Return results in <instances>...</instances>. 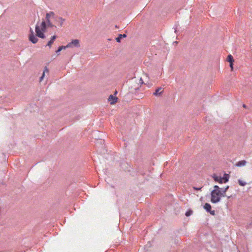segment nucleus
<instances>
[{"label":"nucleus","mask_w":252,"mask_h":252,"mask_svg":"<svg viewBox=\"0 0 252 252\" xmlns=\"http://www.w3.org/2000/svg\"><path fill=\"white\" fill-rule=\"evenodd\" d=\"M220 191H211V201L213 203H217L220 201Z\"/></svg>","instance_id":"f257e3e1"},{"label":"nucleus","mask_w":252,"mask_h":252,"mask_svg":"<svg viewBox=\"0 0 252 252\" xmlns=\"http://www.w3.org/2000/svg\"><path fill=\"white\" fill-rule=\"evenodd\" d=\"M54 20L55 23L58 24L60 27L64 26V22L65 21V19L55 15V16L54 17Z\"/></svg>","instance_id":"f03ea898"},{"label":"nucleus","mask_w":252,"mask_h":252,"mask_svg":"<svg viewBox=\"0 0 252 252\" xmlns=\"http://www.w3.org/2000/svg\"><path fill=\"white\" fill-rule=\"evenodd\" d=\"M35 31L37 36H38V37H40L41 38H42V39H44L45 38V35L44 33V32H43V31H42L40 29V28L37 24H36V25L35 26Z\"/></svg>","instance_id":"7ed1b4c3"},{"label":"nucleus","mask_w":252,"mask_h":252,"mask_svg":"<svg viewBox=\"0 0 252 252\" xmlns=\"http://www.w3.org/2000/svg\"><path fill=\"white\" fill-rule=\"evenodd\" d=\"M29 40L33 44L37 42L38 39L34 34V32L32 28H30V34H29Z\"/></svg>","instance_id":"20e7f679"},{"label":"nucleus","mask_w":252,"mask_h":252,"mask_svg":"<svg viewBox=\"0 0 252 252\" xmlns=\"http://www.w3.org/2000/svg\"><path fill=\"white\" fill-rule=\"evenodd\" d=\"M204 209L208 213H209L212 215H215V211L214 210H212V207L211 205L208 203H206L204 206Z\"/></svg>","instance_id":"39448f33"},{"label":"nucleus","mask_w":252,"mask_h":252,"mask_svg":"<svg viewBox=\"0 0 252 252\" xmlns=\"http://www.w3.org/2000/svg\"><path fill=\"white\" fill-rule=\"evenodd\" d=\"M79 46V40L78 39H73L71 42L68 43V46H69V48L73 47H78Z\"/></svg>","instance_id":"423d86ee"},{"label":"nucleus","mask_w":252,"mask_h":252,"mask_svg":"<svg viewBox=\"0 0 252 252\" xmlns=\"http://www.w3.org/2000/svg\"><path fill=\"white\" fill-rule=\"evenodd\" d=\"M118 100V98L114 95H110L108 98V100L110 102V104L113 105L115 104Z\"/></svg>","instance_id":"0eeeda50"},{"label":"nucleus","mask_w":252,"mask_h":252,"mask_svg":"<svg viewBox=\"0 0 252 252\" xmlns=\"http://www.w3.org/2000/svg\"><path fill=\"white\" fill-rule=\"evenodd\" d=\"M229 188V186H227L225 188H222L220 189V192L221 197L226 196L225 193L227 190Z\"/></svg>","instance_id":"6e6552de"},{"label":"nucleus","mask_w":252,"mask_h":252,"mask_svg":"<svg viewBox=\"0 0 252 252\" xmlns=\"http://www.w3.org/2000/svg\"><path fill=\"white\" fill-rule=\"evenodd\" d=\"M55 16V14L53 11H50L46 14V21L50 20V18L54 19V17Z\"/></svg>","instance_id":"1a4fd4ad"},{"label":"nucleus","mask_w":252,"mask_h":252,"mask_svg":"<svg viewBox=\"0 0 252 252\" xmlns=\"http://www.w3.org/2000/svg\"><path fill=\"white\" fill-rule=\"evenodd\" d=\"M213 178L215 182H218L220 184H222L223 183V178L221 177L214 175Z\"/></svg>","instance_id":"9d476101"},{"label":"nucleus","mask_w":252,"mask_h":252,"mask_svg":"<svg viewBox=\"0 0 252 252\" xmlns=\"http://www.w3.org/2000/svg\"><path fill=\"white\" fill-rule=\"evenodd\" d=\"M56 38H57V36L56 35L52 36L51 37L50 40L48 41L46 46L50 47Z\"/></svg>","instance_id":"9b49d317"},{"label":"nucleus","mask_w":252,"mask_h":252,"mask_svg":"<svg viewBox=\"0 0 252 252\" xmlns=\"http://www.w3.org/2000/svg\"><path fill=\"white\" fill-rule=\"evenodd\" d=\"M47 28V24L45 21L43 20L41 24V30L43 32H45Z\"/></svg>","instance_id":"f8f14e48"},{"label":"nucleus","mask_w":252,"mask_h":252,"mask_svg":"<svg viewBox=\"0 0 252 252\" xmlns=\"http://www.w3.org/2000/svg\"><path fill=\"white\" fill-rule=\"evenodd\" d=\"M247 161L245 160H240L237 162L236 164V166L237 167H241L243 166H245L246 164Z\"/></svg>","instance_id":"ddd939ff"},{"label":"nucleus","mask_w":252,"mask_h":252,"mask_svg":"<svg viewBox=\"0 0 252 252\" xmlns=\"http://www.w3.org/2000/svg\"><path fill=\"white\" fill-rule=\"evenodd\" d=\"M126 34H120L119 36L116 38V40L117 42H121V39L122 38L126 37Z\"/></svg>","instance_id":"4468645a"},{"label":"nucleus","mask_w":252,"mask_h":252,"mask_svg":"<svg viewBox=\"0 0 252 252\" xmlns=\"http://www.w3.org/2000/svg\"><path fill=\"white\" fill-rule=\"evenodd\" d=\"M222 178H223V182L224 183H226L229 181V175L228 174L225 173L223 175V177Z\"/></svg>","instance_id":"2eb2a0df"},{"label":"nucleus","mask_w":252,"mask_h":252,"mask_svg":"<svg viewBox=\"0 0 252 252\" xmlns=\"http://www.w3.org/2000/svg\"><path fill=\"white\" fill-rule=\"evenodd\" d=\"M161 87H159L156 89L155 93H154L153 94L155 96L160 95L162 94V92H159V91L161 90Z\"/></svg>","instance_id":"dca6fc26"},{"label":"nucleus","mask_w":252,"mask_h":252,"mask_svg":"<svg viewBox=\"0 0 252 252\" xmlns=\"http://www.w3.org/2000/svg\"><path fill=\"white\" fill-rule=\"evenodd\" d=\"M47 24V27H50L51 28H53L54 27L56 28V26L53 24V23L51 22L50 20L46 21Z\"/></svg>","instance_id":"f3484780"},{"label":"nucleus","mask_w":252,"mask_h":252,"mask_svg":"<svg viewBox=\"0 0 252 252\" xmlns=\"http://www.w3.org/2000/svg\"><path fill=\"white\" fill-rule=\"evenodd\" d=\"M227 61L229 63H231V64H232V63L234 62V59H233V56L231 55H229L228 56H227Z\"/></svg>","instance_id":"a211bd4d"},{"label":"nucleus","mask_w":252,"mask_h":252,"mask_svg":"<svg viewBox=\"0 0 252 252\" xmlns=\"http://www.w3.org/2000/svg\"><path fill=\"white\" fill-rule=\"evenodd\" d=\"M45 72H49V70H48V69L47 67H45V69H44V70L43 71V73L42 74V75L40 78V81H41L43 79V78L44 77V75H45Z\"/></svg>","instance_id":"6ab92c4d"},{"label":"nucleus","mask_w":252,"mask_h":252,"mask_svg":"<svg viewBox=\"0 0 252 252\" xmlns=\"http://www.w3.org/2000/svg\"><path fill=\"white\" fill-rule=\"evenodd\" d=\"M238 183H239V184L241 186H245L247 184V183L244 182V181H243L242 180H241V179H238Z\"/></svg>","instance_id":"aec40b11"},{"label":"nucleus","mask_w":252,"mask_h":252,"mask_svg":"<svg viewBox=\"0 0 252 252\" xmlns=\"http://www.w3.org/2000/svg\"><path fill=\"white\" fill-rule=\"evenodd\" d=\"M220 189L218 186L215 185L214 187V189L212 191H220Z\"/></svg>","instance_id":"412c9836"},{"label":"nucleus","mask_w":252,"mask_h":252,"mask_svg":"<svg viewBox=\"0 0 252 252\" xmlns=\"http://www.w3.org/2000/svg\"><path fill=\"white\" fill-rule=\"evenodd\" d=\"M192 211L189 210L186 212L185 215L187 217H189L192 214Z\"/></svg>","instance_id":"4be33fe9"},{"label":"nucleus","mask_w":252,"mask_h":252,"mask_svg":"<svg viewBox=\"0 0 252 252\" xmlns=\"http://www.w3.org/2000/svg\"><path fill=\"white\" fill-rule=\"evenodd\" d=\"M62 51V48H60V47L59 46L58 48V49L56 50V53L57 54H60V52Z\"/></svg>","instance_id":"5701e85b"},{"label":"nucleus","mask_w":252,"mask_h":252,"mask_svg":"<svg viewBox=\"0 0 252 252\" xmlns=\"http://www.w3.org/2000/svg\"><path fill=\"white\" fill-rule=\"evenodd\" d=\"M60 47L62 48V50L65 49L67 48H69V46H68V44L66 46H61Z\"/></svg>","instance_id":"b1692460"},{"label":"nucleus","mask_w":252,"mask_h":252,"mask_svg":"<svg viewBox=\"0 0 252 252\" xmlns=\"http://www.w3.org/2000/svg\"><path fill=\"white\" fill-rule=\"evenodd\" d=\"M193 189L195 190H200L201 189H202V187H200V188H197V187H193Z\"/></svg>","instance_id":"393cba45"},{"label":"nucleus","mask_w":252,"mask_h":252,"mask_svg":"<svg viewBox=\"0 0 252 252\" xmlns=\"http://www.w3.org/2000/svg\"><path fill=\"white\" fill-rule=\"evenodd\" d=\"M233 63H232V64H231V63H230V66L231 67L232 69H233Z\"/></svg>","instance_id":"a878e982"},{"label":"nucleus","mask_w":252,"mask_h":252,"mask_svg":"<svg viewBox=\"0 0 252 252\" xmlns=\"http://www.w3.org/2000/svg\"><path fill=\"white\" fill-rule=\"evenodd\" d=\"M174 28L175 29V32H177V27H176L175 28L174 27Z\"/></svg>","instance_id":"bb28decb"},{"label":"nucleus","mask_w":252,"mask_h":252,"mask_svg":"<svg viewBox=\"0 0 252 252\" xmlns=\"http://www.w3.org/2000/svg\"><path fill=\"white\" fill-rule=\"evenodd\" d=\"M243 107L245 108V107H246V105L245 104H244Z\"/></svg>","instance_id":"cd10ccee"},{"label":"nucleus","mask_w":252,"mask_h":252,"mask_svg":"<svg viewBox=\"0 0 252 252\" xmlns=\"http://www.w3.org/2000/svg\"><path fill=\"white\" fill-rule=\"evenodd\" d=\"M175 44H177V42L176 41V42H174Z\"/></svg>","instance_id":"c85d7f7f"},{"label":"nucleus","mask_w":252,"mask_h":252,"mask_svg":"<svg viewBox=\"0 0 252 252\" xmlns=\"http://www.w3.org/2000/svg\"><path fill=\"white\" fill-rule=\"evenodd\" d=\"M231 197V196H228V198H230Z\"/></svg>","instance_id":"c756f323"}]
</instances>
